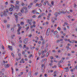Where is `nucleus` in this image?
<instances>
[{
	"label": "nucleus",
	"mask_w": 77,
	"mask_h": 77,
	"mask_svg": "<svg viewBox=\"0 0 77 77\" xmlns=\"http://www.w3.org/2000/svg\"><path fill=\"white\" fill-rule=\"evenodd\" d=\"M0 15H1V17H3L4 15L5 16V17H7V16H8L7 14H6V13H5V12H4V14H3V12H1V13Z\"/></svg>",
	"instance_id": "obj_1"
},
{
	"label": "nucleus",
	"mask_w": 77,
	"mask_h": 77,
	"mask_svg": "<svg viewBox=\"0 0 77 77\" xmlns=\"http://www.w3.org/2000/svg\"><path fill=\"white\" fill-rule=\"evenodd\" d=\"M61 14V13L56 12L54 13V15L56 16V17H57L58 16V15H60Z\"/></svg>",
	"instance_id": "obj_2"
},
{
	"label": "nucleus",
	"mask_w": 77,
	"mask_h": 77,
	"mask_svg": "<svg viewBox=\"0 0 77 77\" xmlns=\"http://www.w3.org/2000/svg\"><path fill=\"white\" fill-rule=\"evenodd\" d=\"M8 48H9V49L11 50V51H12V46H10V45H8Z\"/></svg>",
	"instance_id": "obj_3"
},
{
	"label": "nucleus",
	"mask_w": 77,
	"mask_h": 77,
	"mask_svg": "<svg viewBox=\"0 0 77 77\" xmlns=\"http://www.w3.org/2000/svg\"><path fill=\"white\" fill-rule=\"evenodd\" d=\"M51 22H52V23H54L55 21H54V18L52 17L51 18Z\"/></svg>",
	"instance_id": "obj_4"
},
{
	"label": "nucleus",
	"mask_w": 77,
	"mask_h": 77,
	"mask_svg": "<svg viewBox=\"0 0 77 77\" xmlns=\"http://www.w3.org/2000/svg\"><path fill=\"white\" fill-rule=\"evenodd\" d=\"M65 69H66V72H68L69 71V69L68 67H66Z\"/></svg>",
	"instance_id": "obj_5"
},
{
	"label": "nucleus",
	"mask_w": 77,
	"mask_h": 77,
	"mask_svg": "<svg viewBox=\"0 0 77 77\" xmlns=\"http://www.w3.org/2000/svg\"><path fill=\"white\" fill-rule=\"evenodd\" d=\"M24 60H23V59H22L21 60L20 62V63H24Z\"/></svg>",
	"instance_id": "obj_6"
},
{
	"label": "nucleus",
	"mask_w": 77,
	"mask_h": 77,
	"mask_svg": "<svg viewBox=\"0 0 77 77\" xmlns=\"http://www.w3.org/2000/svg\"><path fill=\"white\" fill-rule=\"evenodd\" d=\"M54 35H56L57 34V31L56 30L54 32Z\"/></svg>",
	"instance_id": "obj_7"
},
{
	"label": "nucleus",
	"mask_w": 77,
	"mask_h": 77,
	"mask_svg": "<svg viewBox=\"0 0 77 77\" xmlns=\"http://www.w3.org/2000/svg\"><path fill=\"white\" fill-rule=\"evenodd\" d=\"M49 35H50V32L46 31V35H47V36H48Z\"/></svg>",
	"instance_id": "obj_8"
},
{
	"label": "nucleus",
	"mask_w": 77,
	"mask_h": 77,
	"mask_svg": "<svg viewBox=\"0 0 77 77\" xmlns=\"http://www.w3.org/2000/svg\"><path fill=\"white\" fill-rule=\"evenodd\" d=\"M50 31H51L50 29V28H49V29H47L46 32L50 33Z\"/></svg>",
	"instance_id": "obj_9"
},
{
	"label": "nucleus",
	"mask_w": 77,
	"mask_h": 77,
	"mask_svg": "<svg viewBox=\"0 0 77 77\" xmlns=\"http://www.w3.org/2000/svg\"><path fill=\"white\" fill-rule=\"evenodd\" d=\"M5 68H9V65L8 64H7L6 66H5Z\"/></svg>",
	"instance_id": "obj_10"
},
{
	"label": "nucleus",
	"mask_w": 77,
	"mask_h": 77,
	"mask_svg": "<svg viewBox=\"0 0 77 77\" xmlns=\"http://www.w3.org/2000/svg\"><path fill=\"white\" fill-rule=\"evenodd\" d=\"M45 40H43L42 42V45H44V44H45Z\"/></svg>",
	"instance_id": "obj_11"
},
{
	"label": "nucleus",
	"mask_w": 77,
	"mask_h": 77,
	"mask_svg": "<svg viewBox=\"0 0 77 77\" xmlns=\"http://www.w3.org/2000/svg\"><path fill=\"white\" fill-rule=\"evenodd\" d=\"M63 62V61L62 60H61L60 61H58V63H62Z\"/></svg>",
	"instance_id": "obj_12"
},
{
	"label": "nucleus",
	"mask_w": 77,
	"mask_h": 77,
	"mask_svg": "<svg viewBox=\"0 0 77 77\" xmlns=\"http://www.w3.org/2000/svg\"><path fill=\"white\" fill-rule=\"evenodd\" d=\"M28 8H29V9H30V8H32V5H29L28 6Z\"/></svg>",
	"instance_id": "obj_13"
},
{
	"label": "nucleus",
	"mask_w": 77,
	"mask_h": 77,
	"mask_svg": "<svg viewBox=\"0 0 77 77\" xmlns=\"http://www.w3.org/2000/svg\"><path fill=\"white\" fill-rule=\"evenodd\" d=\"M9 12V11H8V9H6L5 11H4V12H5V13H7V12H8H8Z\"/></svg>",
	"instance_id": "obj_14"
},
{
	"label": "nucleus",
	"mask_w": 77,
	"mask_h": 77,
	"mask_svg": "<svg viewBox=\"0 0 77 77\" xmlns=\"http://www.w3.org/2000/svg\"><path fill=\"white\" fill-rule=\"evenodd\" d=\"M57 52L58 53H62V51H60V50H57Z\"/></svg>",
	"instance_id": "obj_15"
},
{
	"label": "nucleus",
	"mask_w": 77,
	"mask_h": 77,
	"mask_svg": "<svg viewBox=\"0 0 77 77\" xmlns=\"http://www.w3.org/2000/svg\"><path fill=\"white\" fill-rule=\"evenodd\" d=\"M54 1H52L51 2V5H52V6H54Z\"/></svg>",
	"instance_id": "obj_16"
},
{
	"label": "nucleus",
	"mask_w": 77,
	"mask_h": 77,
	"mask_svg": "<svg viewBox=\"0 0 77 77\" xmlns=\"http://www.w3.org/2000/svg\"><path fill=\"white\" fill-rule=\"evenodd\" d=\"M15 9H19V7L18 6H17L16 5L15 7Z\"/></svg>",
	"instance_id": "obj_17"
},
{
	"label": "nucleus",
	"mask_w": 77,
	"mask_h": 77,
	"mask_svg": "<svg viewBox=\"0 0 77 77\" xmlns=\"http://www.w3.org/2000/svg\"><path fill=\"white\" fill-rule=\"evenodd\" d=\"M74 69H75V68H74L73 69H71L70 70V71L71 72H74Z\"/></svg>",
	"instance_id": "obj_18"
},
{
	"label": "nucleus",
	"mask_w": 77,
	"mask_h": 77,
	"mask_svg": "<svg viewBox=\"0 0 77 77\" xmlns=\"http://www.w3.org/2000/svg\"><path fill=\"white\" fill-rule=\"evenodd\" d=\"M32 34H30L29 35L28 37L29 38H31L32 37Z\"/></svg>",
	"instance_id": "obj_19"
},
{
	"label": "nucleus",
	"mask_w": 77,
	"mask_h": 77,
	"mask_svg": "<svg viewBox=\"0 0 77 77\" xmlns=\"http://www.w3.org/2000/svg\"><path fill=\"white\" fill-rule=\"evenodd\" d=\"M20 31L19 30H17V34L18 35H20Z\"/></svg>",
	"instance_id": "obj_20"
},
{
	"label": "nucleus",
	"mask_w": 77,
	"mask_h": 77,
	"mask_svg": "<svg viewBox=\"0 0 77 77\" xmlns=\"http://www.w3.org/2000/svg\"><path fill=\"white\" fill-rule=\"evenodd\" d=\"M32 12L34 14H35L36 13V10H34L32 11Z\"/></svg>",
	"instance_id": "obj_21"
},
{
	"label": "nucleus",
	"mask_w": 77,
	"mask_h": 77,
	"mask_svg": "<svg viewBox=\"0 0 77 77\" xmlns=\"http://www.w3.org/2000/svg\"><path fill=\"white\" fill-rule=\"evenodd\" d=\"M13 10V8H10L9 9V11L11 12V11H12Z\"/></svg>",
	"instance_id": "obj_22"
},
{
	"label": "nucleus",
	"mask_w": 77,
	"mask_h": 77,
	"mask_svg": "<svg viewBox=\"0 0 77 77\" xmlns=\"http://www.w3.org/2000/svg\"><path fill=\"white\" fill-rule=\"evenodd\" d=\"M20 11L21 13H24V10L23 9H21Z\"/></svg>",
	"instance_id": "obj_23"
},
{
	"label": "nucleus",
	"mask_w": 77,
	"mask_h": 77,
	"mask_svg": "<svg viewBox=\"0 0 77 77\" xmlns=\"http://www.w3.org/2000/svg\"><path fill=\"white\" fill-rule=\"evenodd\" d=\"M16 5H18L19 4V1H16Z\"/></svg>",
	"instance_id": "obj_24"
},
{
	"label": "nucleus",
	"mask_w": 77,
	"mask_h": 77,
	"mask_svg": "<svg viewBox=\"0 0 77 77\" xmlns=\"http://www.w3.org/2000/svg\"><path fill=\"white\" fill-rule=\"evenodd\" d=\"M21 28H22V27L21 26H20L19 27L18 29V30H21Z\"/></svg>",
	"instance_id": "obj_25"
},
{
	"label": "nucleus",
	"mask_w": 77,
	"mask_h": 77,
	"mask_svg": "<svg viewBox=\"0 0 77 77\" xmlns=\"http://www.w3.org/2000/svg\"><path fill=\"white\" fill-rule=\"evenodd\" d=\"M38 1V0H35L34 1V3H36Z\"/></svg>",
	"instance_id": "obj_26"
},
{
	"label": "nucleus",
	"mask_w": 77,
	"mask_h": 77,
	"mask_svg": "<svg viewBox=\"0 0 77 77\" xmlns=\"http://www.w3.org/2000/svg\"><path fill=\"white\" fill-rule=\"evenodd\" d=\"M57 68V66L56 65H55L53 66H52V68Z\"/></svg>",
	"instance_id": "obj_27"
},
{
	"label": "nucleus",
	"mask_w": 77,
	"mask_h": 77,
	"mask_svg": "<svg viewBox=\"0 0 77 77\" xmlns=\"http://www.w3.org/2000/svg\"><path fill=\"white\" fill-rule=\"evenodd\" d=\"M49 55V52H48L46 54V56H47V57H48Z\"/></svg>",
	"instance_id": "obj_28"
},
{
	"label": "nucleus",
	"mask_w": 77,
	"mask_h": 77,
	"mask_svg": "<svg viewBox=\"0 0 77 77\" xmlns=\"http://www.w3.org/2000/svg\"><path fill=\"white\" fill-rule=\"evenodd\" d=\"M33 56V55H32V54L29 55V56L28 57L29 58H30V57H32Z\"/></svg>",
	"instance_id": "obj_29"
},
{
	"label": "nucleus",
	"mask_w": 77,
	"mask_h": 77,
	"mask_svg": "<svg viewBox=\"0 0 77 77\" xmlns=\"http://www.w3.org/2000/svg\"><path fill=\"white\" fill-rule=\"evenodd\" d=\"M60 41L59 40H57V43H59V42H60Z\"/></svg>",
	"instance_id": "obj_30"
},
{
	"label": "nucleus",
	"mask_w": 77,
	"mask_h": 77,
	"mask_svg": "<svg viewBox=\"0 0 77 77\" xmlns=\"http://www.w3.org/2000/svg\"><path fill=\"white\" fill-rule=\"evenodd\" d=\"M67 55H68V56L70 57V56H71V54H70L69 53H68L67 54Z\"/></svg>",
	"instance_id": "obj_31"
},
{
	"label": "nucleus",
	"mask_w": 77,
	"mask_h": 77,
	"mask_svg": "<svg viewBox=\"0 0 77 77\" xmlns=\"http://www.w3.org/2000/svg\"><path fill=\"white\" fill-rule=\"evenodd\" d=\"M43 5L44 6H46V5H47V4H46V3L44 2L43 3Z\"/></svg>",
	"instance_id": "obj_32"
},
{
	"label": "nucleus",
	"mask_w": 77,
	"mask_h": 77,
	"mask_svg": "<svg viewBox=\"0 0 77 77\" xmlns=\"http://www.w3.org/2000/svg\"><path fill=\"white\" fill-rule=\"evenodd\" d=\"M6 54V51H4V52H2V54Z\"/></svg>",
	"instance_id": "obj_33"
},
{
	"label": "nucleus",
	"mask_w": 77,
	"mask_h": 77,
	"mask_svg": "<svg viewBox=\"0 0 77 77\" xmlns=\"http://www.w3.org/2000/svg\"><path fill=\"white\" fill-rule=\"evenodd\" d=\"M23 9H27V7H24L23 8Z\"/></svg>",
	"instance_id": "obj_34"
},
{
	"label": "nucleus",
	"mask_w": 77,
	"mask_h": 77,
	"mask_svg": "<svg viewBox=\"0 0 77 77\" xmlns=\"http://www.w3.org/2000/svg\"><path fill=\"white\" fill-rule=\"evenodd\" d=\"M8 2H6L5 3V5H8Z\"/></svg>",
	"instance_id": "obj_35"
},
{
	"label": "nucleus",
	"mask_w": 77,
	"mask_h": 77,
	"mask_svg": "<svg viewBox=\"0 0 77 77\" xmlns=\"http://www.w3.org/2000/svg\"><path fill=\"white\" fill-rule=\"evenodd\" d=\"M64 24L66 25V26H67V25L68 24V23L67 22H65Z\"/></svg>",
	"instance_id": "obj_36"
},
{
	"label": "nucleus",
	"mask_w": 77,
	"mask_h": 77,
	"mask_svg": "<svg viewBox=\"0 0 77 77\" xmlns=\"http://www.w3.org/2000/svg\"><path fill=\"white\" fill-rule=\"evenodd\" d=\"M10 27V25H8L7 28L9 29Z\"/></svg>",
	"instance_id": "obj_37"
},
{
	"label": "nucleus",
	"mask_w": 77,
	"mask_h": 77,
	"mask_svg": "<svg viewBox=\"0 0 77 77\" xmlns=\"http://www.w3.org/2000/svg\"><path fill=\"white\" fill-rule=\"evenodd\" d=\"M61 13H62V14H65L66 13V12H64L63 11H62L61 12Z\"/></svg>",
	"instance_id": "obj_38"
},
{
	"label": "nucleus",
	"mask_w": 77,
	"mask_h": 77,
	"mask_svg": "<svg viewBox=\"0 0 77 77\" xmlns=\"http://www.w3.org/2000/svg\"><path fill=\"white\" fill-rule=\"evenodd\" d=\"M63 45L62 44H61L60 45V47H62Z\"/></svg>",
	"instance_id": "obj_39"
},
{
	"label": "nucleus",
	"mask_w": 77,
	"mask_h": 77,
	"mask_svg": "<svg viewBox=\"0 0 77 77\" xmlns=\"http://www.w3.org/2000/svg\"><path fill=\"white\" fill-rule=\"evenodd\" d=\"M38 72H35V75L36 76H37V75H38Z\"/></svg>",
	"instance_id": "obj_40"
},
{
	"label": "nucleus",
	"mask_w": 77,
	"mask_h": 77,
	"mask_svg": "<svg viewBox=\"0 0 77 77\" xmlns=\"http://www.w3.org/2000/svg\"><path fill=\"white\" fill-rule=\"evenodd\" d=\"M24 48H26V45H24L23 49H24Z\"/></svg>",
	"instance_id": "obj_41"
},
{
	"label": "nucleus",
	"mask_w": 77,
	"mask_h": 77,
	"mask_svg": "<svg viewBox=\"0 0 77 77\" xmlns=\"http://www.w3.org/2000/svg\"><path fill=\"white\" fill-rule=\"evenodd\" d=\"M29 26H28L27 27H26V30H28V29H29Z\"/></svg>",
	"instance_id": "obj_42"
},
{
	"label": "nucleus",
	"mask_w": 77,
	"mask_h": 77,
	"mask_svg": "<svg viewBox=\"0 0 77 77\" xmlns=\"http://www.w3.org/2000/svg\"><path fill=\"white\" fill-rule=\"evenodd\" d=\"M21 25H22V26L24 25V22H22L21 23Z\"/></svg>",
	"instance_id": "obj_43"
},
{
	"label": "nucleus",
	"mask_w": 77,
	"mask_h": 77,
	"mask_svg": "<svg viewBox=\"0 0 77 77\" xmlns=\"http://www.w3.org/2000/svg\"><path fill=\"white\" fill-rule=\"evenodd\" d=\"M22 54H25V52L24 51H22Z\"/></svg>",
	"instance_id": "obj_44"
},
{
	"label": "nucleus",
	"mask_w": 77,
	"mask_h": 77,
	"mask_svg": "<svg viewBox=\"0 0 77 77\" xmlns=\"http://www.w3.org/2000/svg\"><path fill=\"white\" fill-rule=\"evenodd\" d=\"M27 12H28V10L27 9H26L25 10V13H27Z\"/></svg>",
	"instance_id": "obj_45"
},
{
	"label": "nucleus",
	"mask_w": 77,
	"mask_h": 77,
	"mask_svg": "<svg viewBox=\"0 0 77 77\" xmlns=\"http://www.w3.org/2000/svg\"><path fill=\"white\" fill-rule=\"evenodd\" d=\"M11 7H12V8H14V6L13 5L11 4Z\"/></svg>",
	"instance_id": "obj_46"
},
{
	"label": "nucleus",
	"mask_w": 77,
	"mask_h": 77,
	"mask_svg": "<svg viewBox=\"0 0 77 77\" xmlns=\"http://www.w3.org/2000/svg\"><path fill=\"white\" fill-rule=\"evenodd\" d=\"M2 48L3 50H5V48L4 47V46H3V45H2Z\"/></svg>",
	"instance_id": "obj_47"
},
{
	"label": "nucleus",
	"mask_w": 77,
	"mask_h": 77,
	"mask_svg": "<svg viewBox=\"0 0 77 77\" xmlns=\"http://www.w3.org/2000/svg\"><path fill=\"white\" fill-rule=\"evenodd\" d=\"M18 14L20 16H21V13H19Z\"/></svg>",
	"instance_id": "obj_48"
},
{
	"label": "nucleus",
	"mask_w": 77,
	"mask_h": 77,
	"mask_svg": "<svg viewBox=\"0 0 77 77\" xmlns=\"http://www.w3.org/2000/svg\"><path fill=\"white\" fill-rule=\"evenodd\" d=\"M35 38H36V39L37 38L36 40H38V39H39V38L38 37H37V36H36L35 37Z\"/></svg>",
	"instance_id": "obj_49"
},
{
	"label": "nucleus",
	"mask_w": 77,
	"mask_h": 77,
	"mask_svg": "<svg viewBox=\"0 0 77 77\" xmlns=\"http://www.w3.org/2000/svg\"><path fill=\"white\" fill-rule=\"evenodd\" d=\"M71 21H75V19H71Z\"/></svg>",
	"instance_id": "obj_50"
},
{
	"label": "nucleus",
	"mask_w": 77,
	"mask_h": 77,
	"mask_svg": "<svg viewBox=\"0 0 77 77\" xmlns=\"http://www.w3.org/2000/svg\"><path fill=\"white\" fill-rule=\"evenodd\" d=\"M47 74H45V77H47Z\"/></svg>",
	"instance_id": "obj_51"
},
{
	"label": "nucleus",
	"mask_w": 77,
	"mask_h": 77,
	"mask_svg": "<svg viewBox=\"0 0 77 77\" xmlns=\"http://www.w3.org/2000/svg\"><path fill=\"white\" fill-rule=\"evenodd\" d=\"M20 75H23V72H21L20 73Z\"/></svg>",
	"instance_id": "obj_52"
},
{
	"label": "nucleus",
	"mask_w": 77,
	"mask_h": 77,
	"mask_svg": "<svg viewBox=\"0 0 77 77\" xmlns=\"http://www.w3.org/2000/svg\"><path fill=\"white\" fill-rule=\"evenodd\" d=\"M49 5V6H50V8H52V7H53V6H52V5L51 4V5Z\"/></svg>",
	"instance_id": "obj_53"
},
{
	"label": "nucleus",
	"mask_w": 77,
	"mask_h": 77,
	"mask_svg": "<svg viewBox=\"0 0 77 77\" xmlns=\"http://www.w3.org/2000/svg\"><path fill=\"white\" fill-rule=\"evenodd\" d=\"M41 42L39 41L38 42V44H41Z\"/></svg>",
	"instance_id": "obj_54"
},
{
	"label": "nucleus",
	"mask_w": 77,
	"mask_h": 77,
	"mask_svg": "<svg viewBox=\"0 0 77 77\" xmlns=\"http://www.w3.org/2000/svg\"><path fill=\"white\" fill-rule=\"evenodd\" d=\"M42 16L41 15H39L38 16V18H41V16Z\"/></svg>",
	"instance_id": "obj_55"
},
{
	"label": "nucleus",
	"mask_w": 77,
	"mask_h": 77,
	"mask_svg": "<svg viewBox=\"0 0 77 77\" xmlns=\"http://www.w3.org/2000/svg\"><path fill=\"white\" fill-rule=\"evenodd\" d=\"M38 6L39 7H41V4H38Z\"/></svg>",
	"instance_id": "obj_56"
},
{
	"label": "nucleus",
	"mask_w": 77,
	"mask_h": 77,
	"mask_svg": "<svg viewBox=\"0 0 77 77\" xmlns=\"http://www.w3.org/2000/svg\"><path fill=\"white\" fill-rule=\"evenodd\" d=\"M19 47H20V48H22V45H21L20 44L19 45Z\"/></svg>",
	"instance_id": "obj_57"
},
{
	"label": "nucleus",
	"mask_w": 77,
	"mask_h": 77,
	"mask_svg": "<svg viewBox=\"0 0 77 77\" xmlns=\"http://www.w3.org/2000/svg\"><path fill=\"white\" fill-rule=\"evenodd\" d=\"M46 24H47V25H48V22H46Z\"/></svg>",
	"instance_id": "obj_58"
},
{
	"label": "nucleus",
	"mask_w": 77,
	"mask_h": 77,
	"mask_svg": "<svg viewBox=\"0 0 77 77\" xmlns=\"http://www.w3.org/2000/svg\"><path fill=\"white\" fill-rule=\"evenodd\" d=\"M31 23H32V22L29 21L28 23L30 25H31L32 24Z\"/></svg>",
	"instance_id": "obj_59"
},
{
	"label": "nucleus",
	"mask_w": 77,
	"mask_h": 77,
	"mask_svg": "<svg viewBox=\"0 0 77 77\" xmlns=\"http://www.w3.org/2000/svg\"><path fill=\"white\" fill-rule=\"evenodd\" d=\"M62 59H63V60L65 59V57H62Z\"/></svg>",
	"instance_id": "obj_60"
},
{
	"label": "nucleus",
	"mask_w": 77,
	"mask_h": 77,
	"mask_svg": "<svg viewBox=\"0 0 77 77\" xmlns=\"http://www.w3.org/2000/svg\"><path fill=\"white\" fill-rule=\"evenodd\" d=\"M58 30H61V29H60V27H59L58 28Z\"/></svg>",
	"instance_id": "obj_61"
},
{
	"label": "nucleus",
	"mask_w": 77,
	"mask_h": 77,
	"mask_svg": "<svg viewBox=\"0 0 77 77\" xmlns=\"http://www.w3.org/2000/svg\"><path fill=\"white\" fill-rule=\"evenodd\" d=\"M11 55L12 56H14V54H13L12 52L11 53Z\"/></svg>",
	"instance_id": "obj_62"
},
{
	"label": "nucleus",
	"mask_w": 77,
	"mask_h": 77,
	"mask_svg": "<svg viewBox=\"0 0 77 77\" xmlns=\"http://www.w3.org/2000/svg\"><path fill=\"white\" fill-rule=\"evenodd\" d=\"M72 53H75V51H71Z\"/></svg>",
	"instance_id": "obj_63"
},
{
	"label": "nucleus",
	"mask_w": 77,
	"mask_h": 77,
	"mask_svg": "<svg viewBox=\"0 0 77 77\" xmlns=\"http://www.w3.org/2000/svg\"><path fill=\"white\" fill-rule=\"evenodd\" d=\"M68 18H71V16H70V15H69V16H68Z\"/></svg>",
	"instance_id": "obj_64"
}]
</instances>
